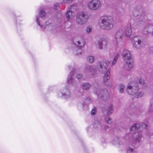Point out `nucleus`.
Returning a JSON list of instances; mask_svg holds the SVG:
<instances>
[{
	"label": "nucleus",
	"instance_id": "33",
	"mask_svg": "<svg viewBox=\"0 0 153 153\" xmlns=\"http://www.w3.org/2000/svg\"><path fill=\"white\" fill-rule=\"evenodd\" d=\"M76 76L78 79V80H79L82 79L83 77V75L81 74H78L76 75Z\"/></svg>",
	"mask_w": 153,
	"mask_h": 153
},
{
	"label": "nucleus",
	"instance_id": "9",
	"mask_svg": "<svg viewBox=\"0 0 153 153\" xmlns=\"http://www.w3.org/2000/svg\"><path fill=\"white\" fill-rule=\"evenodd\" d=\"M110 69H108L103 77L104 82L105 85L107 87H111L112 86L111 82H108V81L110 79Z\"/></svg>",
	"mask_w": 153,
	"mask_h": 153
},
{
	"label": "nucleus",
	"instance_id": "14",
	"mask_svg": "<svg viewBox=\"0 0 153 153\" xmlns=\"http://www.w3.org/2000/svg\"><path fill=\"white\" fill-rule=\"evenodd\" d=\"M123 34V31L122 29L119 30L116 33L115 39L117 45L118 42H121L122 40Z\"/></svg>",
	"mask_w": 153,
	"mask_h": 153
},
{
	"label": "nucleus",
	"instance_id": "26",
	"mask_svg": "<svg viewBox=\"0 0 153 153\" xmlns=\"http://www.w3.org/2000/svg\"><path fill=\"white\" fill-rule=\"evenodd\" d=\"M87 58L89 62L91 63H93L95 60V58L94 57L92 56H88Z\"/></svg>",
	"mask_w": 153,
	"mask_h": 153
},
{
	"label": "nucleus",
	"instance_id": "40",
	"mask_svg": "<svg viewBox=\"0 0 153 153\" xmlns=\"http://www.w3.org/2000/svg\"><path fill=\"white\" fill-rule=\"evenodd\" d=\"M117 61L113 59V60L111 63L112 65H115Z\"/></svg>",
	"mask_w": 153,
	"mask_h": 153
},
{
	"label": "nucleus",
	"instance_id": "37",
	"mask_svg": "<svg viewBox=\"0 0 153 153\" xmlns=\"http://www.w3.org/2000/svg\"><path fill=\"white\" fill-rule=\"evenodd\" d=\"M86 32L88 33H89L92 31V28L90 27H88L86 29Z\"/></svg>",
	"mask_w": 153,
	"mask_h": 153
},
{
	"label": "nucleus",
	"instance_id": "42",
	"mask_svg": "<svg viewBox=\"0 0 153 153\" xmlns=\"http://www.w3.org/2000/svg\"><path fill=\"white\" fill-rule=\"evenodd\" d=\"M119 55H120V53H117L116 54V55L115 56V57L118 58Z\"/></svg>",
	"mask_w": 153,
	"mask_h": 153
},
{
	"label": "nucleus",
	"instance_id": "44",
	"mask_svg": "<svg viewBox=\"0 0 153 153\" xmlns=\"http://www.w3.org/2000/svg\"><path fill=\"white\" fill-rule=\"evenodd\" d=\"M117 59H118V58L116 57H114V60H115L116 61L117 60Z\"/></svg>",
	"mask_w": 153,
	"mask_h": 153
},
{
	"label": "nucleus",
	"instance_id": "4",
	"mask_svg": "<svg viewBox=\"0 0 153 153\" xmlns=\"http://www.w3.org/2000/svg\"><path fill=\"white\" fill-rule=\"evenodd\" d=\"M89 17L86 12L80 11L76 16V22L78 25H82L85 24L88 21Z\"/></svg>",
	"mask_w": 153,
	"mask_h": 153
},
{
	"label": "nucleus",
	"instance_id": "43",
	"mask_svg": "<svg viewBox=\"0 0 153 153\" xmlns=\"http://www.w3.org/2000/svg\"><path fill=\"white\" fill-rule=\"evenodd\" d=\"M90 100V98H87L86 99V101H89V100Z\"/></svg>",
	"mask_w": 153,
	"mask_h": 153
},
{
	"label": "nucleus",
	"instance_id": "36",
	"mask_svg": "<svg viewBox=\"0 0 153 153\" xmlns=\"http://www.w3.org/2000/svg\"><path fill=\"white\" fill-rule=\"evenodd\" d=\"M72 1V0H65V1H63L62 3H70Z\"/></svg>",
	"mask_w": 153,
	"mask_h": 153
},
{
	"label": "nucleus",
	"instance_id": "19",
	"mask_svg": "<svg viewBox=\"0 0 153 153\" xmlns=\"http://www.w3.org/2000/svg\"><path fill=\"white\" fill-rule=\"evenodd\" d=\"M91 85L89 83H84L82 84L81 87L84 90H88L91 87Z\"/></svg>",
	"mask_w": 153,
	"mask_h": 153
},
{
	"label": "nucleus",
	"instance_id": "25",
	"mask_svg": "<svg viewBox=\"0 0 153 153\" xmlns=\"http://www.w3.org/2000/svg\"><path fill=\"white\" fill-rule=\"evenodd\" d=\"M146 17V16L144 15L141 16L140 18L139 21H138V24L140 25L144 23V20Z\"/></svg>",
	"mask_w": 153,
	"mask_h": 153
},
{
	"label": "nucleus",
	"instance_id": "41",
	"mask_svg": "<svg viewBox=\"0 0 153 153\" xmlns=\"http://www.w3.org/2000/svg\"><path fill=\"white\" fill-rule=\"evenodd\" d=\"M36 22H37V23L39 26H40L41 27L42 26V25H40V23H39V18H38L37 16H36Z\"/></svg>",
	"mask_w": 153,
	"mask_h": 153
},
{
	"label": "nucleus",
	"instance_id": "30",
	"mask_svg": "<svg viewBox=\"0 0 153 153\" xmlns=\"http://www.w3.org/2000/svg\"><path fill=\"white\" fill-rule=\"evenodd\" d=\"M153 100H151L150 102V105L149 108V111L150 112L152 111H153Z\"/></svg>",
	"mask_w": 153,
	"mask_h": 153
},
{
	"label": "nucleus",
	"instance_id": "5",
	"mask_svg": "<svg viewBox=\"0 0 153 153\" xmlns=\"http://www.w3.org/2000/svg\"><path fill=\"white\" fill-rule=\"evenodd\" d=\"M94 92L98 97L104 100H106L110 98L109 93L106 89H100L96 88L94 89Z\"/></svg>",
	"mask_w": 153,
	"mask_h": 153
},
{
	"label": "nucleus",
	"instance_id": "22",
	"mask_svg": "<svg viewBox=\"0 0 153 153\" xmlns=\"http://www.w3.org/2000/svg\"><path fill=\"white\" fill-rule=\"evenodd\" d=\"M112 143L114 145H120L122 143V142L118 138L114 139L112 141Z\"/></svg>",
	"mask_w": 153,
	"mask_h": 153
},
{
	"label": "nucleus",
	"instance_id": "39",
	"mask_svg": "<svg viewBox=\"0 0 153 153\" xmlns=\"http://www.w3.org/2000/svg\"><path fill=\"white\" fill-rule=\"evenodd\" d=\"M59 4L58 3H56L54 4V9H57V7H59Z\"/></svg>",
	"mask_w": 153,
	"mask_h": 153
},
{
	"label": "nucleus",
	"instance_id": "38",
	"mask_svg": "<svg viewBox=\"0 0 153 153\" xmlns=\"http://www.w3.org/2000/svg\"><path fill=\"white\" fill-rule=\"evenodd\" d=\"M147 124L146 123H143L142 124L141 127L143 128H146L147 126Z\"/></svg>",
	"mask_w": 153,
	"mask_h": 153
},
{
	"label": "nucleus",
	"instance_id": "8",
	"mask_svg": "<svg viewBox=\"0 0 153 153\" xmlns=\"http://www.w3.org/2000/svg\"><path fill=\"white\" fill-rule=\"evenodd\" d=\"M121 54L125 61L132 59V56L130 52L126 49H123L121 51Z\"/></svg>",
	"mask_w": 153,
	"mask_h": 153
},
{
	"label": "nucleus",
	"instance_id": "29",
	"mask_svg": "<svg viewBox=\"0 0 153 153\" xmlns=\"http://www.w3.org/2000/svg\"><path fill=\"white\" fill-rule=\"evenodd\" d=\"M39 14L41 18L44 16L45 15V12L42 10H40L39 12Z\"/></svg>",
	"mask_w": 153,
	"mask_h": 153
},
{
	"label": "nucleus",
	"instance_id": "32",
	"mask_svg": "<svg viewBox=\"0 0 153 153\" xmlns=\"http://www.w3.org/2000/svg\"><path fill=\"white\" fill-rule=\"evenodd\" d=\"M105 120L106 122L109 124H110L112 122V120L109 117H106L105 118Z\"/></svg>",
	"mask_w": 153,
	"mask_h": 153
},
{
	"label": "nucleus",
	"instance_id": "21",
	"mask_svg": "<svg viewBox=\"0 0 153 153\" xmlns=\"http://www.w3.org/2000/svg\"><path fill=\"white\" fill-rule=\"evenodd\" d=\"M140 126L141 125L139 123H136L130 127V129L131 131H134L138 129Z\"/></svg>",
	"mask_w": 153,
	"mask_h": 153
},
{
	"label": "nucleus",
	"instance_id": "24",
	"mask_svg": "<svg viewBox=\"0 0 153 153\" xmlns=\"http://www.w3.org/2000/svg\"><path fill=\"white\" fill-rule=\"evenodd\" d=\"M72 12L71 10L68 11L66 14L67 19L68 21L70 20V19L72 16Z\"/></svg>",
	"mask_w": 153,
	"mask_h": 153
},
{
	"label": "nucleus",
	"instance_id": "27",
	"mask_svg": "<svg viewBox=\"0 0 153 153\" xmlns=\"http://www.w3.org/2000/svg\"><path fill=\"white\" fill-rule=\"evenodd\" d=\"M124 86L123 84H120L119 86V91L120 93H123V92L124 89Z\"/></svg>",
	"mask_w": 153,
	"mask_h": 153
},
{
	"label": "nucleus",
	"instance_id": "10",
	"mask_svg": "<svg viewBox=\"0 0 153 153\" xmlns=\"http://www.w3.org/2000/svg\"><path fill=\"white\" fill-rule=\"evenodd\" d=\"M125 62H126L125 63L122 67V69L123 70L129 71L133 68L134 63L132 59Z\"/></svg>",
	"mask_w": 153,
	"mask_h": 153
},
{
	"label": "nucleus",
	"instance_id": "16",
	"mask_svg": "<svg viewBox=\"0 0 153 153\" xmlns=\"http://www.w3.org/2000/svg\"><path fill=\"white\" fill-rule=\"evenodd\" d=\"M124 33L126 37H130L132 33V30L130 25L128 24L125 29Z\"/></svg>",
	"mask_w": 153,
	"mask_h": 153
},
{
	"label": "nucleus",
	"instance_id": "2",
	"mask_svg": "<svg viewBox=\"0 0 153 153\" xmlns=\"http://www.w3.org/2000/svg\"><path fill=\"white\" fill-rule=\"evenodd\" d=\"M126 91L128 94L134 96L137 98L144 95L143 93L140 91L137 83L134 82H131L128 85Z\"/></svg>",
	"mask_w": 153,
	"mask_h": 153
},
{
	"label": "nucleus",
	"instance_id": "3",
	"mask_svg": "<svg viewBox=\"0 0 153 153\" xmlns=\"http://www.w3.org/2000/svg\"><path fill=\"white\" fill-rule=\"evenodd\" d=\"M99 25L102 29L105 30H110L114 25V22L111 17L105 16L101 17L99 22Z\"/></svg>",
	"mask_w": 153,
	"mask_h": 153
},
{
	"label": "nucleus",
	"instance_id": "46",
	"mask_svg": "<svg viewBox=\"0 0 153 153\" xmlns=\"http://www.w3.org/2000/svg\"><path fill=\"white\" fill-rule=\"evenodd\" d=\"M152 35L153 36V32L152 33Z\"/></svg>",
	"mask_w": 153,
	"mask_h": 153
},
{
	"label": "nucleus",
	"instance_id": "23",
	"mask_svg": "<svg viewBox=\"0 0 153 153\" xmlns=\"http://www.w3.org/2000/svg\"><path fill=\"white\" fill-rule=\"evenodd\" d=\"M94 126L98 128H103L104 130H106L108 128V126H104V125L101 126L99 123H97V124H95Z\"/></svg>",
	"mask_w": 153,
	"mask_h": 153
},
{
	"label": "nucleus",
	"instance_id": "7",
	"mask_svg": "<svg viewBox=\"0 0 153 153\" xmlns=\"http://www.w3.org/2000/svg\"><path fill=\"white\" fill-rule=\"evenodd\" d=\"M110 63V61H107L105 62H98L97 66V69L100 72L103 73L107 71L108 66Z\"/></svg>",
	"mask_w": 153,
	"mask_h": 153
},
{
	"label": "nucleus",
	"instance_id": "18",
	"mask_svg": "<svg viewBox=\"0 0 153 153\" xmlns=\"http://www.w3.org/2000/svg\"><path fill=\"white\" fill-rule=\"evenodd\" d=\"M114 107L111 104H110L107 109V114L108 115H111L113 112Z\"/></svg>",
	"mask_w": 153,
	"mask_h": 153
},
{
	"label": "nucleus",
	"instance_id": "13",
	"mask_svg": "<svg viewBox=\"0 0 153 153\" xmlns=\"http://www.w3.org/2000/svg\"><path fill=\"white\" fill-rule=\"evenodd\" d=\"M74 42L75 45L78 46L79 48L78 50V52L76 54L78 55L80 54L82 51L80 48L83 47L85 45V41L83 39H81L80 40L76 41Z\"/></svg>",
	"mask_w": 153,
	"mask_h": 153
},
{
	"label": "nucleus",
	"instance_id": "31",
	"mask_svg": "<svg viewBox=\"0 0 153 153\" xmlns=\"http://www.w3.org/2000/svg\"><path fill=\"white\" fill-rule=\"evenodd\" d=\"M143 32L144 34H148L149 33V31L148 30V28L147 27H144L143 31Z\"/></svg>",
	"mask_w": 153,
	"mask_h": 153
},
{
	"label": "nucleus",
	"instance_id": "6",
	"mask_svg": "<svg viewBox=\"0 0 153 153\" xmlns=\"http://www.w3.org/2000/svg\"><path fill=\"white\" fill-rule=\"evenodd\" d=\"M101 3L99 0H91L87 4L88 8L91 10H96L101 7Z\"/></svg>",
	"mask_w": 153,
	"mask_h": 153
},
{
	"label": "nucleus",
	"instance_id": "15",
	"mask_svg": "<svg viewBox=\"0 0 153 153\" xmlns=\"http://www.w3.org/2000/svg\"><path fill=\"white\" fill-rule=\"evenodd\" d=\"M73 72L72 71L69 74L67 80V82L68 84L71 85L72 86H75L77 85L76 82L74 81L72 78L73 75Z\"/></svg>",
	"mask_w": 153,
	"mask_h": 153
},
{
	"label": "nucleus",
	"instance_id": "11",
	"mask_svg": "<svg viewBox=\"0 0 153 153\" xmlns=\"http://www.w3.org/2000/svg\"><path fill=\"white\" fill-rule=\"evenodd\" d=\"M132 43L133 47L136 49H139L142 46V41L137 36H135L133 38Z\"/></svg>",
	"mask_w": 153,
	"mask_h": 153
},
{
	"label": "nucleus",
	"instance_id": "1",
	"mask_svg": "<svg viewBox=\"0 0 153 153\" xmlns=\"http://www.w3.org/2000/svg\"><path fill=\"white\" fill-rule=\"evenodd\" d=\"M142 136L141 131L136 132L133 134L130 139V145L127 149L128 153H137L134 147H137L139 145Z\"/></svg>",
	"mask_w": 153,
	"mask_h": 153
},
{
	"label": "nucleus",
	"instance_id": "20",
	"mask_svg": "<svg viewBox=\"0 0 153 153\" xmlns=\"http://www.w3.org/2000/svg\"><path fill=\"white\" fill-rule=\"evenodd\" d=\"M97 45L98 48L100 50L105 49L104 48L103 43L102 40V39L99 40L97 43Z\"/></svg>",
	"mask_w": 153,
	"mask_h": 153
},
{
	"label": "nucleus",
	"instance_id": "28",
	"mask_svg": "<svg viewBox=\"0 0 153 153\" xmlns=\"http://www.w3.org/2000/svg\"><path fill=\"white\" fill-rule=\"evenodd\" d=\"M102 40L103 43L104 48L106 49L108 45V42L107 40L103 38Z\"/></svg>",
	"mask_w": 153,
	"mask_h": 153
},
{
	"label": "nucleus",
	"instance_id": "45",
	"mask_svg": "<svg viewBox=\"0 0 153 153\" xmlns=\"http://www.w3.org/2000/svg\"><path fill=\"white\" fill-rule=\"evenodd\" d=\"M76 4H73L71 6V7H72L74 6H76Z\"/></svg>",
	"mask_w": 153,
	"mask_h": 153
},
{
	"label": "nucleus",
	"instance_id": "12",
	"mask_svg": "<svg viewBox=\"0 0 153 153\" xmlns=\"http://www.w3.org/2000/svg\"><path fill=\"white\" fill-rule=\"evenodd\" d=\"M59 97H62L64 98H68L71 96V94L70 91L66 88H64L61 92L58 93Z\"/></svg>",
	"mask_w": 153,
	"mask_h": 153
},
{
	"label": "nucleus",
	"instance_id": "35",
	"mask_svg": "<svg viewBox=\"0 0 153 153\" xmlns=\"http://www.w3.org/2000/svg\"><path fill=\"white\" fill-rule=\"evenodd\" d=\"M139 83L142 85H143L145 84V81L144 79L140 78L139 80Z\"/></svg>",
	"mask_w": 153,
	"mask_h": 153
},
{
	"label": "nucleus",
	"instance_id": "17",
	"mask_svg": "<svg viewBox=\"0 0 153 153\" xmlns=\"http://www.w3.org/2000/svg\"><path fill=\"white\" fill-rule=\"evenodd\" d=\"M95 69L93 66L91 65H87L85 68V71L87 72H90L93 74L94 72Z\"/></svg>",
	"mask_w": 153,
	"mask_h": 153
},
{
	"label": "nucleus",
	"instance_id": "34",
	"mask_svg": "<svg viewBox=\"0 0 153 153\" xmlns=\"http://www.w3.org/2000/svg\"><path fill=\"white\" fill-rule=\"evenodd\" d=\"M96 108H94L91 111V114L92 115H94L96 113Z\"/></svg>",
	"mask_w": 153,
	"mask_h": 153
}]
</instances>
